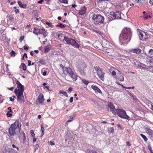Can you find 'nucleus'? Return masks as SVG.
Listing matches in <instances>:
<instances>
[{
    "mask_svg": "<svg viewBox=\"0 0 153 153\" xmlns=\"http://www.w3.org/2000/svg\"><path fill=\"white\" fill-rule=\"evenodd\" d=\"M132 33L129 28H125L124 29L119 37L120 44H126L129 42L131 39Z\"/></svg>",
    "mask_w": 153,
    "mask_h": 153,
    "instance_id": "obj_1",
    "label": "nucleus"
},
{
    "mask_svg": "<svg viewBox=\"0 0 153 153\" xmlns=\"http://www.w3.org/2000/svg\"><path fill=\"white\" fill-rule=\"evenodd\" d=\"M21 125L18 121H16L15 123L12 124L9 129V134L11 136L16 135L20 131Z\"/></svg>",
    "mask_w": 153,
    "mask_h": 153,
    "instance_id": "obj_2",
    "label": "nucleus"
},
{
    "mask_svg": "<svg viewBox=\"0 0 153 153\" xmlns=\"http://www.w3.org/2000/svg\"><path fill=\"white\" fill-rule=\"evenodd\" d=\"M93 22L96 25H100L103 22L104 18L101 15H94L92 17Z\"/></svg>",
    "mask_w": 153,
    "mask_h": 153,
    "instance_id": "obj_3",
    "label": "nucleus"
},
{
    "mask_svg": "<svg viewBox=\"0 0 153 153\" xmlns=\"http://www.w3.org/2000/svg\"><path fill=\"white\" fill-rule=\"evenodd\" d=\"M65 41L68 44L71 45L76 48H79V45L76 42L74 39H73L71 38L68 37L66 36H64L63 41Z\"/></svg>",
    "mask_w": 153,
    "mask_h": 153,
    "instance_id": "obj_4",
    "label": "nucleus"
},
{
    "mask_svg": "<svg viewBox=\"0 0 153 153\" xmlns=\"http://www.w3.org/2000/svg\"><path fill=\"white\" fill-rule=\"evenodd\" d=\"M116 113L119 116L122 118H125L128 120L130 119V117L126 114V111L123 109H117L116 110Z\"/></svg>",
    "mask_w": 153,
    "mask_h": 153,
    "instance_id": "obj_5",
    "label": "nucleus"
},
{
    "mask_svg": "<svg viewBox=\"0 0 153 153\" xmlns=\"http://www.w3.org/2000/svg\"><path fill=\"white\" fill-rule=\"evenodd\" d=\"M86 65L84 63H81L78 65L79 71L82 76L85 75V68Z\"/></svg>",
    "mask_w": 153,
    "mask_h": 153,
    "instance_id": "obj_6",
    "label": "nucleus"
},
{
    "mask_svg": "<svg viewBox=\"0 0 153 153\" xmlns=\"http://www.w3.org/2000/svg\"><path fill=\"white\" fill-rule=\"evenodd\" d=\"M94 69L97 71V74L99 76L100 79L102 81H104V79L105 73L102 71V69L97 66H94Z\"/></svg>",
    "mask_w": 153,
    "mask_h": 153,
    "instance_id": "obj_7",
    "label": "nucleus"
},
{
    "mask_svg": "<svg viewBox=\"0 0 153 153\" xmlns=\"http://www.w3.org/2000/svg\"><path fill=\"white\" fill-rule=\"evenodd\" d=\"M15 93L17 96L18 101L20 102H24V97L23 92H20L19 89H17V88H16L15 90Z\"/></svg>",
    "mask_w": 153,
    "mask_h": 153,
    "instance_id": "obj_8",
    "label": "nucleus"
},
{
    "mask_svg": "<svg viewBox=\"0 0 153 153\" xmlns=\"http://www.w3.org/2000/svg\"><path fill=\"white\" fill-rule=\"evenodd\" d=\"M138 35L140 40L145 42L147 41L148 36L144 32L142 31L140 32Z\"/></svg>",
    "mask_w": 153,
    "mask_h": 153,
    "instance_id": "obj_9",
    "label": "nucleus"
},
{
    "mask_svg": "<svg viewBox=\"0 0 153 153\" xmlns=\"http://www.w3.org/2000/svg\"><path fill=\"white\" fill-rule=\"evenodd\" d=\"M34 29L35 30H39V34H42L44 38L48 35V33L44 29H39L37 27H34Z\"/></svg>",
    "mask_w": 153,
    "mask_h": 153,
    "instance_id": "obj_10",
    "label": "nucleus"
},
{
    "mask_svg": "<svg viewBox=\"0 0 153 153\" xmlns=\"http://www.w3.org/2000/svg\"><path fill=\"white\" fill-rule=\"evenodd\" d=\"M111 15L113 16L112 18L113 19H120L121 18L120 13L118 11L111 12Z\"/></svg>",
    "mask_w": 153,
    "mask_h": 153,
    "instance_id": "obj_11",
    "label": "nucleus"
},
{
    "mask_svg": "<svg viewBox=\"0 0 153 153\" xmlns=\"http://www.w3.org/2000/svg\"><path fill=\"white\" fill-rule=\"evenodd\" d=\"M43 97V95L42 94H40L39 95V97L36 100L37 104H42L44 102V99Z\"/></svg>",
    "mask_w": 153,
    "mask_h": 153,
    "instance_id": "obj_12",
    "label": "nucleus"
},
{
    "mask_svg": "<svg viewBox=\"0 0 153 153\" xmlns=\"http://www.w3.org/2000/svg\"><path fill=\"white\" fill-rule=\"evenodd\" d=\"M108 106L110 109L112 113L114 114H115L116 112V110L117 109L115 108V107L111 102H109L108 103Z\"/></svg>",
    "mask_w": 153,
    "mask_h": 153,
    "instance_id": "obj_13",
    "label": "nucleus"
},
{
    "mask_svg": "<svg viewBox=\"0 0 153 153\" xmlns=\"http://www.w3.org/2000/svg\"><path fill=\"white\" fill-rule=\"evenodd\" d=\"M16 84L17 85V89H19L20 92H23L24 91V86L22 85L18 80L16 81Z\"/></svg>",
    "mask_w": 153,
    "mask_h": 153,
    "instance_id": "obj_14",
    "label": "nucleus"
},
{
    "mask_svg": "<svg viewBox=\"0 0 153 153\" xmlns=\"http://www.w3.org/2000/svg\"><path fill=\"white\" fill-rule=\"evenodd\" d=\"M91 88L96 93H99L101 94L102 93V92L100 90L96 85H92L91 86Z\"/></svg>",
    "mask_w": 153,
    "mask_h": 153,
    "instance_id": "obj_15",
    "label": "nucleus"
},
{
    "mask_svg": "<svg viewBox=\"0 0 153 153\" xmlns=\"http://www.w3.org/2000/svg\"><path fill=\"white\" fill-rule=\"evenodd\" d=\"M86 9V7H85L84 6L82 7L81 9L79 10V14L81 15H83L84 14L86 13L85 10Z\"/></svg>",
    "mask_w": 153,
    "mask_h": 153,
    "instance_id": "obj_16",
    "label": "nucleus"
},
{
    "mask_svg": "<svg viewBox=\"0 0 153 153\" xmlns=\"http://www.w3.org/2000/svg\"><path fill=\"white\" fill-rule=\"evenodd\" d=\"M146 131L149 135L151 137H153V130L151 129L150 128H147Z\"/></svg>",
    "mask_w": 153,
    "mask_h": 153,
    "instance_id": "obj_17",
    "label": "nucleus"
},
{
    "mask_svg": "<svg viewBox=\"0 0 153 153\" xmlns=\"http://www.w3.org/2000/svg\"><path fill=\"white\" fill-rule=\"evenodd\" d=\"M65 71L67 72L69 76L73 72L72 69L70 68H65Z\"/></svg>",
    "mask_w": 153,
    "mask_h": 153,
    "instance_id": "obj_18",
    "label": "nucleus"
},
{
    "mask_svg": "<svg viewBox=\"0 0 153 153\" xmlns=\"http://www.w3.org/2000/svg\"><path fill=\"white\" fill-rule=\"evenodd\" d=\"M131 51V52L134 53H138L141 52V50L139 48H136L132 49Z\"/></svg>",
    "mask_w": 153,
    "mask_h": 153,
    "instance_id": "obj_19",
    "label": "nucleus"
},
{
    "mask_svg": "<svg viewBox=\"0 0 153 153\" xmlns=\"http://www.w3.org/2000/svg\"><path fill=\"white\" fill-rule=\"evenodd\" d=\"M73 81H75L77 79V76L73 72L69 76Z\"/></svg>",
    "mask_w": 153,
    "mask_h": 153,
    "instance_id": "obj_20",
    "label": "nucleus"
},
{
    "mask_svg": "<svg viewBox=\"0 0 153 153\" xmlns=\"http://www.w3.org/2000/svg\"><path fill=\"white\" fill-rule=\"evenodd\" d=\"M120 75H118V79L120 81H123L124 80V77L123 74L121 73H120Z\"/></svg>",
    "mask_w": 153,
    "mask_h": 153,
    "instance_id": "obj_21",
    "label": "nucleus"
},
{
    "mask_svg": "<svg viewBox=\"0 0 153 153\" xmlns=\"http://www.w3.org/2000/svg\"><path fill=\"white\" fill-rule=\"evenodd\" d=\"M18 4L19 6L21 7L24 8H26L27 7V5L26 4H23L20 1H18Z\"/></svg>",
    "mask_w": 153,
    "mask_h": 153,
    "instance_id": "obj_22",
    "label": "nucleus"
},
{
    "mask_svg": "<svg viewBox=\"0 0 153 153\" xmlns=\"http://www.w3.org/2000/svg\"><path fill=\"white\" fill-rule=\"evenodd\" d=\"M20 67H21L22 68L24 71H25L26 70V66L25 64L24 63H22L21 64V65L20 66Z\"/></svg>",
    "mask_w": 153,
    "mask_h": 153,
    "instance_id": "obj_23",
    "label": "nucleus"
},
{
    "mask_svg": "<svg viewBox=\"0 0 153 153\" xmlns=\"http://www.w3.org/2000/svg\"><path fill=\"white\" fill-rule=\"evenodd\" d=\"M147 61L149 63L153 62V59L151 57H148L147 58Z\"/></svg>",
    "mask_w": 153,
    "mask_h": 153,
    "instance_id": "obj_24",
    "label": "nucleus"
},
{
    "mask_svg": "<svg viewBox=\"0 0 153 153\" xmlns=\"http://www.w3.org/2000/svg\"><path fill=\"white\" fill-rule=\"evenodd\" d=\"M50 50V47L48 46H46L45 48L44 52L45 53L48 52Z\"/></svg>",
    "mask_w": 153,
    "mask_h": 153,
    "instance_id": "obj_25",
    "label": "nucleus"
},
{
    "mask_svg": "<svg viewBox=\"0 0 153 153\" xmlns=\"http://www.w3.org/2000/svg\"><path fill=\"white\" fill-rule=\"evenodd\" d=\"M59 93L60 94H62L65 97H68L67 93L65 91H60Z\"/></svg>",
    "mask_w": 153,
    "mask_h": 153,
    "instance_id": "obj_26",
    "label": "nucleus"
},
{
    "mask_svg": "<svg viewBox=\"0 0 153 153\" xmlns=\"http://www.w3.org/2000/svg\"><path fill=\"white\" fill-rule=\"evenodd\" d=\"M56 26L62 28H64L65 27V26L62 23H59L58 25H56Z\"/></svg>",
    "mask_w": 153,
    "mask_h": 153,
    "instance_id": "obj_27",
    "label": "nucleus"
},
{
    "mask_svg": "<svg viewBox=\"0 0 153 153\" xmlns=\"http://www.w3.org/2000/svg\"><path fill=\"white\" fill-rule=\"evenodd\" d=\"M41 131H42V134L41 137L43 135L44 132V128L42 125L41 126Z\"/></svg>",
    "mask_w": 153,
    "mask_h": 153,
    "instance_id": "obj_28",
    "label": "nucleus"
},
{
    "mask_svg": "<svg viewBox=\"0 0 153 153\" xmlns=\"http://www.w3.org/2000/svg\"><path fill=\"white\" fill-rule=\"evenodd\" d=\"M140 136L144 139L145 141H146L148 140V139L144 135L142 134H141Z\"/></svg>",
    "mask_w": 153,
    "mask_h": 153,
    "instance_id": "obj_29",
    "label": "nucleus"
},
{
    "mask_svg": "<svg viewBox=\"0 0 153 153\" xmlns=\"http://www.w3.org/2000/svg\"><path fill=\"white\" fill-rule=\"evenodd\" d=\"M39 62L40 63L43 64L45 63V60L43 59H39Z\"/></svg>",
    "mask_w": 153,
    "mask_h": 153,
    "instance_id": "obj_30",
    "label": "nucleus"
},
{
    "mask_svg": "<svg viewBox=\"0 0 153 153\" xmlns=\"http://www.w3.org/2000/svg\"><path fill=\"white\" fill-rule=\"evenodd\" d=\"M82 82L85 85H87L89 83V82L86 80L84 79H82Z\"/></svg>",
    "mask_w": 153,
    "mask_h": 153,
    "instance_id": "obj_31",
    "label": "nucleus"
},
{
    "mask_svg": "<svg viewBox=\"0 0 153 153\" xmlns=\"http://www.w3.org/2000/svg\"><path fill=\"white\" fill-rule=\"evenodd\" d=\"M138 67H142L143 68H145L146 67V65L140 63V64L138 65Z\"/></svg>",
    "mask_w": 153,
    "mask_h": 153,
    "instance_id": "obj_32",
    "label": "nucleus"
},
{
    "mask_svg": "<svg viewBox=\"0 0 153 153\" xmlns=\"http://www.w3.org/2000/svg\"><path fill=\"white\" fill-rule=\"evenodd\" d=\"M144 0H134V1L136 3H142Z\"/></svg>",
    "mask_w": 153,
    "mask_h": 153,
    "instance_id": "obj_33",
    "label": "nucleus"
},
{
    "mask_svg": "<svg viewBox=\"0 0 153 153\" xmlns=\"http://www.w3.org/2000/svg\"><path fill=\"white\" fill-rule=\"evenodd\" d=\"M60 67L62 68V70L63 71V73H65V70L64 68H65V67H64V66L62 65V64H60L59 65Z\"/></svg>",
    "mask_w": 153,
    "mask_h": 153,
    "instance_id": "obj_34",
    "label": "nucleus"
},
{
    "mask_svg": "<svg viewBox=\"0 0 153 153\" xmlns=\"http://www.w3.org/2000/svg\"><path fill=\"white\" fill-rule=\"evenodd\" d=\"M41 72L42 73V74L44 76L46 75V72L45 71H44V69H42L41 71Z\"/></svg>",
    "mask_w": 153,
    "mask_h": 153,
    "instance_id": "obj_35",
    "label": "nucleus"
},
{
    "mask_svg": "<svg viewBox=\"0 0 153 153\" xmlns=\"http://www.w3.org/2000/svg\"><path fill=\"white\" fill-rule=\"evenodd\" d=\"M59 1L60 2H62L64 3H68L67 0H59Z\"/></svg>",
    "mask_w": 153,
    "mask_h": 153,
    "instance_id": "obj_36",
    "label": "nucleus"
},
{
    "mask_svg": "<svg viewBox=\"0 0 153 153\" xmlns=\"http://www.w3.org/2000/svg\"><path fill=\"white\" fill-rule=\"evenodd\" d=\"M149 53L150 55H153V49H150L149 51Z\"/></svg>",
    "mask_w": 153,
    "mask_h": 153,
    "instance_id": "obj_37",
    "label": "nucleus"
},
{
    "mask_svg": "<svg viewBox=\"0 0 153 153\" xmlns=\"http://www.w3.org/2000/svg\"><path fill=\"white\" fill-rule=\"evenodd\" d=\"M46 24L47 25H48L49 26L51 27H53V25H52L51 23H49L47 22H46Z\"/></svg>",
    "mask_w": 153,
    "mask_h": 153,
    "instance_id": "obj_38",
    "label": "nucleus"
},
{
    "mask_svg": "<svg viewBox=\"0 0 153 153\" xmlns=\"http://www.w3.org/2000/svg\"><path fill=\"white\" fill-rule=\"evenodd\" d=\"M15 52L13 51H12L10 52V54L11 56H15Z\"/></svg>",
    "mask_w": 153,
    "mask_h": 153,
    "instance_id": "obj_39",
    "label": "nucleus"
},
{
    "mask_svg": "<svg viewBox=\"0 0 153 153\" xmlns=\"http://www.w3.org/2000/svg\"><path fill=\"white\" fill-rule=\"evenodd\" d=\"M39 30H34L33 31V33L35 35H37L39 34Z\"/></svg>",
    "mask_w": 153,
    "mask_h": 153,
    "instance_id": "obj_40",
    "label": "nucleus"
},
{
    "mask_svg": "<svg viewBox=\"0 0 153 153\" xmlns=\"http://www.w3.org/2000/svg\"><path fill=\"white\" fill-rule=\"evenodd\" d=\"M30 133L32 137H34L35 136V134L33 132V130H31L30 131Z\"/></svg>",
    "mask_w": 153,
    "mask_h": 153,
    "instance_id": "obj_41",
    "label": "nucleus"
},
{
    "mask_svg": "<svg viewBox=\"0 0 153 153\" xmlns=\"http://www.w3.org/2000/svg\"><path fill=\"white\" fill-rule=\"evenodd\" d=\"M109 131L111 133H113L114 131V129L113 127L110 128L109 130Z\"/></svg>",
    "mask_w": 153,
    "mask_h": 153,
    "instance_id": "obj_42",
    "label": "nucleus"
},
{
    "mask_svg": "<svg viewBox=\"0 0 153 153\" xmlns=\"http://www.w3.org/2000/svg\"><path fill=\"white\" fill-rule=\"evenodd\" d=\"M10 112L8 111L7 114V115L8 117H10L12 116V114H11L10 113Z\"/></svg>",
    "mask_w": 153,
    "mask_h": 153,
    "instance_id": "obj_43",
    "label": "nucleus"
},
{
    "mask_svg": "<svg viewBox=\"0 0 153 153\" xmlns=\"http://www.w3.org/2000/svg\"><path fill=\"white\" fill-rule=\"evenodd\" d=\"M39 146L38 144H36L35 146V149H34V152L35 151H36V149H38V148L39 147Z\"/></svg>",
    "mask_w": 153,
    "mask_h": 153,
    "instance_id": "obj_44",
    "label": "nucleus"
},
{
    "mask_svg": "<svg viewBox=\"0 0 153 153\" xmlns=\"http://www.w3.org/2000/svg\"><path fill=\"white\" fill-rule=\"evenodd\" d=\"M148 149L152 153H153L152 148L150 146H148Z\"/></svg>",
    "mask_w": 153,
    "mask_h": 153,
    "instance_id": "obj_45",
    "label": "nucleus"
},
{
    "mask_svg": "<svg viewBox=\"0 0 153 153\" xmlns=\"http://www.w3.org/2000/svg\"><path fill=\"white\" fill-rule=\"evenodd\" d=\"M24 39V36H22L20 38L19 40L20 41H22Z\"/></svg>",
    "mask_w": 153,
    "mask_h": 153,
    "instance_id": "obj_46",
    "label": "nucleus"
},
{
    "mask_svg": "<svg viewBox=\"0 0 153 153\" xmlns=\"http://www.w3.org/2000/svg\"><path fill=\"white\" fill-rule=\"evenodd\" d=\"M31 61L30 60H28V66H30L31 65Z\"/></svg>",
    "mask_w": 153,
    "mask_h": 153,
    "instance_id": "obj_47",
    "label": "nucleus"
},
{
    "mask_svg": "<svg viewBox=\"0 0 153 153\" xmlns=\"http://www.w3.org/2000/svg\"><path fill=\"white\" fill-rule=\"evenodd\" d=\"M12 147H13V148H16L18 150H19V148L18 147H16V146L14 144H13L12 145Z\"/></svg>",
    "mask_w": 153,
    "mask_h": 153,
    "instance_id": "obj_48",
    "label": "nucleus"
},
{
    "mask_svg": "<svg viewBox=\"0 0 153 153\" xmlns=\"http://www.w3.org/2000/svg\"><path fill=\"white\" fill-rule=\"evenodd\" d=\"M111 74L113 76H115L116 75V72L115 71H113L111 73Z\"/></svg>",
    "mask_w": 153,
    "mask_h": 153,
    "instance_id": "obj_49",
    "label": "nucleus"
},
{
    "mask_svg": "<svg viewBox=\"0 0 153 153\" xmlns=\"http://www.w3.org/2000/svg\"><path fill=\"white\" fill-rule=\"evenodd\" d=\"M15 12L16 14H17V13H19V10L18 9H15Z\"/></svg>",
    "mask_w": 153,
    "mask_h": 153,
    "instance_id": "obj_50",
    "label": "nucleus"
},
{
    "mask_svg": "<svg viewBox=\"0 0 153 153\" xmlns=\"http://www.w3.org/2000/svg\"><path fill=\"white\" fill-rule=\"evenodd\" d=\"M13 18L11 16H9V19L10 20H11V21L13 20Z\"/></svg>",
    "mask_w": 153,
    "mask_h": 153,
    "instance_id": "obj_51",
    "label": "nucleus"
},
{
    "mask_svg": "<svg viewBox=\"0 0 153 153\" xmlns=\"http://www.w3.org/2000/svg\"><path fill=\"white\" fill-rule=\"evenodd\" d=\"M50 145H55V143L54 142H52V141H50Z\"/></svg>",
    "mask_w": 153,
    "mask_h": 153,
    "instance_id": "obj_52",
    "label": "nucleus"
},
{
    "mask_svg": "<svg viewBox=\"0 0 153 153\" xmlns=\"http://www.w3.org/2000/svg\"><path fill=\"white\" fill-rule=\"evenodd\" d=\"M70 102L71 103L73 102V97H71L70 99Z\"/></svg>",
    "mask_w": 153,
    "mask_h": 153,
    "instance_id": "obj_53",
    "label": "nucleus"
},
{
    "mask_svg": "<svg viewBox=\"0 0 153 153\" xmlns=\"http://www.w3.org/2000/svg\"><path fill=\"white\" fill-rule=\"evenodd\" d=\"M8 89L11 91H13L14 89V88L13 87H12L11 88H8Z\"/></svg>",
    "mask_w": 153,
    "mask_h": 153,
    "instance_id": "obj_54",
    "label": "nucleus"
},
{
    "mask_svg": "<svg viewBox=\"0 0 153 153\" xmlns=\"http://www.w3.org/2000/svg\"><path fill=\"white\" fill-rule=\"evenodd\" d=\"M8 109L9 111V112H12V110H11V107H9L8 108Z\"/></svg>",
    "mask_w": 153,
    "mask_h": 153,
    "instance_id": "obj_55",
    "label": "nucleus"
},
{
    "mask_svg": "<svg viewBox=\"0 0 153 153\" xmlns=\"http://www.w3.org/2000/svg\"><path fill=\"white\" fill-rule=\"evenodd\" d=\"M10 100L12 102L14 101V98H12V97H10Z\"/></svg>",
    "mask_w": 153,
    "mask_h": 153,
    "instance_id": "obj_56",
    "label": "nucleus"
},
{
    "mask_svg": "<svg viewBox=\"0 0 153 153\" xmlns=\"http://www.w3.org/2000/svg\"><path fill=\"white\" fill-rule=\"evenodd\" d=\"M149 2L151 4L153 5V0H150Z\"/></svg>",
    "mask_w": 153,
    "mask_h": 153,
    "instance_id": "obj_57",
    "label": "nucleus"
},
{
    "mask_svg": "<svg viewBox=\"0 0 153 153\" xmlns=\"http://www.w3.org/2000/svg\"><path fill=\"white\" fill-rule=\"evenodd\" d=\"M43 0H40L38 2V3L39 4H41L43 1Z\"/></svg>",
    "mask_w": 153,
    "mask_h": 153,
    "instance_id": "obj_58",
    "label": "nucleus"
},
{
    "mask_svg": "<svg viewBox=\"0 0 153 153\" xmlns=\"http://www.w3.org/2000/svg\"><path fill=\"white\" fill-rule=\"evenodd\" d=\"M73 119V118H71L70 119H69L68 121H67V122H70Z\"/></svg>",
    "mask_w": 153,
    "mask_h": 153,
    "instance_id": "obj_59",
    "label": "nucleus"
},
{
    "mask_svg": "<svg viewBox=\"0 0 153 153\" xmlns=\"http://www.w3.org/2000/svg\"><path fill=\"white\" fill-rule=\"evenodd\" d=\"M24 48L25 50L26 51L28 49V47L26 46H24Z\"/></svg>",
    "mask_w": 153,
    "mask_h": 153,
    "instance_id": "obj_60",
    "label": "nucleus"
},
{
    "mask_svg": "<svg viewBox=\"0 0 153 153\" xmlns=\"http://www.w3.org/2000/svg\"><path fill=\"white\" fill-rule=\"evenodd\" d=\"M144 18L145 19H147L148 18V15H146V16L145 15V16H144Z\"/></svg>",
    "mask_w": 153,
    "mask_h": 153,
    "instance_id": "obj_61",
    "label": "nucleus"
},
{
    "mask_svg": "<svg viewBox=\"0 0 153 153\" xmlns=\"http://www.w3.org/2000/svg\"><path fill=\"white\" fill-rule=\"evenodd\" d=\"M68 90L69 91H72V88H71L70 87L68 88Z\"/></svg>",
    "mask_w": 153,
    "mask_h": 153,
    "instance_id": "obj_62",
    "label": "nucleus"
},
{
    "mask_svg": "<svg viewBox=\"0 0 153 153\" xmlns=\"http://www.w3.org/2000/svg\"><path fill=\"white\" fill-rule=\"evenodd\" d=\"M21 16H22V18H24V14L23 13H22L21 14Z\"/></svg>",
    "mask_w": 153,
    "mask_h": 153,
    "instance_id": "obj_63",
    "label": "nucleus"
},
{
    "mask_svg": "<svg viewBox=\"0 0 153 153\" xmlns=\"http://www.w3.org/2000/svg\"><path fill=\"white\" fill-rule=\"evenodd\" d=\"M76 6L75 4H73L72 5V7H73L75 8Z\"/></svg>",
    "mask_w": 153,
    "mask_h": 153,
    "instance_id": "obj_64",
    "label": "nucleus"
}]
</instances>
